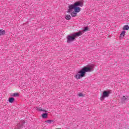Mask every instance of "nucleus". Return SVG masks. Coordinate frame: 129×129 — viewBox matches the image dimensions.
<instances>
[{
    "label": "nucleus",
    "instance_id": "nucleus-1",
    "mask_svg": "<svg viewBox=\"0 0 129 129\" xmlns=\"http://www.w3.org/2000/svg\"><path fill=\"white\" fill-rule=\"evenodd\" d=\"M92 71H93V67L91 66H87L86 67L83 68L76 75H75V78H76L77 80L81 79V78L85 76L86 72H92Z\"/></svg>",
    "mask_w": 129,
    "mask_h": 129
},
{
    "label": "nucleus",
    "instance_id": "nucleus-2",
    "mask_svg": "<svg viewBox=\"0 0 129 129\" xmlns=\"http://www.w3.org/2000/svg\"><path fill=\"white\" fill-rule=\"evenodd\" d=\"M82 35V32L79 31L77 33L72 34L70 35H68L67 36V43L70 44L71 42H74L75 41L76 38L79 37Z\"/></svg>",
    "mask_w": 129,
    "mask_h": 129
},
{
    "label": "nucleus",
    "instance_id": "nucleus-3",
    "mask_svg": "<svg viewBox=\"0 0 129 129\" xmlns=\"http://www.w3.org/2000/svg\"><path fill=\"white\" fill-rule=\"evenodd\" d=\"M73 10H74V12L75 13H79L81 10V8L79 7L73 6V5H70L69 6V9L67 13H71V12H73Z\"/></svg>",
    "mask_w": 129,
    "mask_h": 129
},
{
    "label": "nucleus",
    "instance_id": "nucleus-4",
    "mask_svg": "<svg viewBox=\"0 0 129 129\" xmlns=\"http://www.w3.org/2000/svg\"><path fill=\"white\" fill-rule=\"evenodd\" d=\"M110 93H111V91H103L102 95L100 98L101 101H103V100H104L105 98H106V97H109V94H110Z\"/></svg>",
    "mask_w": 129,
    "mask_h": 129
},
{
    "label": "nucleus",
    "instance_id": "nucleus-5",
    "mask_svg": "<svg viewBox=\"0 0 129 129\" xmlns=\"http://www.w3.org/2000/svg\"><path fill=\"white\" fill-rule=\"evenodd\" d=\"M74 7H83V3L81 1L76 2L73 5Z\"/></svg>",
    "mask_w": 129,
    "mask_h": 129
},
{
    "label": "nucleus",
    "instance_id": "nucleus-6",
    "mask_svg": "<svg viewBox=\"0 0 129 129\" xmlns=\"http://www.w3.org/2000/svg\"><path fill=\"white\" fill-rule=\"evenodd\" d=\"M121 101L122 102H125L126 101H128V98H127V97L123 96L121 98Z\"/></svg>",
    "mask_w": 129,
    "mask_h": 129
},
{
    "label": "nucleus",
    "instance_id": "nucleus-7",
    "mask_svg": "<svg viewBox=\"0 0 129 129\" xmlns=\"http://www.w3.org/2000/svg\"><path fill=\"white\" fill-rule=\"evenodd\" d=\"M125 35V31H122L120 34V39H123Z\"/></svg>",
    "mask_w": 129,
    "mask_h": 129
},
{
    "label": "nucleus",
    "instance_id": "nucleus-8",
    "mask_svg": "<svg viewBox=\"0 0 129 129\" xmlns=\"http://www.w3.org/2000/svg\"><path fill=\"white\" fill-rule=\"evenodd\" d=\"M8 101L10 103H13V102H14V101H15V98H14V97L9 98Z\"/></svg>",
    "mask_w": 129,
    "mask_h": 129
},
{
    "label": "nucleus",
    "instance_id": "nucleus-9",
    "mask_svg": "<svg viewBox=\"0 0 129 129\" xmlns=\"http://www.w3.org/2000/svg\"><path fill=\"white\" fill-rule=\"evenodd\" d=\"M42 117L43 118H47L48 117V113H44L42 114Z\"/></svg>",
    "mask_w": 129,
    "mask_h": 129
},
{
    "label": "nucleus",
    "instance_id": "nucleus-10",
    "mask_svg": "<svg viewBox=\"0 0 129 129\" xmlns=\"http://www.w3.org/2000/svg\"><path fill=\"white\" fill-rule=\"evenodd\" d=\"M37 109L39 111H43V112H47V111L46 110H44V109H42V108H41V107H38V108H37Z\"/></svg>",
    "mask_w": 129,
    "mask_h": 129
},
{
    "label": "nucleus",
    "instance_id": "nucleus-11",
    "mask_svg": "<svg viewBox=\"0 0 129 129\" xmlns=\"http://www.w3.org/2000/svg\"><path fill=\"white\" fill-rule=\"evenodd\" d=\"M122 30H124V31H127V30H129V26L128 25H125L123 26Z\"/></svg>",
    "mask_w": 129,
    "mask_h": 129
},
{
    "label": "nucleus",
    "instance_id": "nucleus-12",
    "mask_svg": "<svg viewBox=\"0 0 129 129\" xmlns=\"http://www.w3.org/2000/svg\"><path fill=\"white\" fill-rule=\"evenodd\" d=\"M5 34H6V30L0 29V36H2V35H5Z\"/></svg>",
    "mask_w": 129,
    "mask_h": 129
},
{
    "label": "nucleus",
    "instance_id": "nucleus-13",
    "mask_svg": "<svg viewBox=\"0 0 129 129\" xmlns=\"http://www.w3.org/2000/svg\"><path fill=\"white\" fill-rule=\"evenodd\" d=\"M45 122H47V123H54V122H55V121L53 120H47L45 121Z\"/></svg>",
    "mask_w": 129,
    "mask_h": 129
},
{
    "label": "nucleus",
    "instance_id": "nucleus-14",
    "mask_svg": "<svg viewBox=\"0 0 129 129\" xmlns=\"http://www.w3.org/2000/svg\"><path fill=\"white\" fill-rule=\"evenodd\" d=\"M65 19H67L68 21L71 19V16L69 15H66Z\"/></svg>",
    "mask_w": 129,
    "mask_h": 129
},
{
    "label": "nucleus",
    "instance_id": "nucleus-15",
    "mask_svg": "<svg viewBox=\"0 0 129 129\" xmlns=\"http://www.w3.org/2000/svg\"><path fill=\"white\" fill-rule=\"evenodd\" d=\"M71 15L73 18H74L76 17V15H77V13L76 12H73L71 13Z\"/></svg>",
    "mask_w": 129,
    "mask_h": 129
},
{
    "label": "nucleus",
    "instance_id": "nucleus-16",
    "mask_svg": "<svg viewBox=\"0 0 129 129\" xmlns=\"http://www.w3.org/2000/svg\"><path fill=\"white\" fill-rule=\"evenodd\" d=\"M11 96L18 97V96H20V95L18 93H13V94H12Z\"/></svg>",
    "mask_w": 129,
    "mask_h": 129
},
{
    "label": "nucleus",
    "instance_id": "nucleus-17",
    "mask_svg": "<svg viewBox=\"0 0 129 129\" xmlns=\"http://www.w3.org/2000/svg\"><path fill=\"white\" fill-rule=\"evenodd\" d=\"M83 31V32H86V31H88V27H84Z\"/></svg>",
    "mask_w": 129,
    "mask_h": 129
},
{
    "label": "nucleus",
    "instance_id": "nucleus-18",
    "mask_svg": "<svg viewBox=\"0 0 129 129\" xmlns=\"http://www.w3.org/2000/svg\"><path fill=\"white\" fill-rule=\"evenodd\" d=\"M79 96H83V94H82V93H80Z\"/></svg>",
    "mask_w": 129,
    "mask_h": 129
}]
</instances>
